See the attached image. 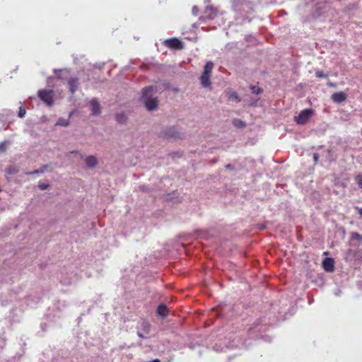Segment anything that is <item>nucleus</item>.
Masks as SVG:
<instances>
[{
    "instance_id": "f257e3e1",
    "label": "nucleus",
    "mask_w": 362,
    "mask_h": 362,
    "mask_svg": "<svg viewBox=\"0 0 362 362\" xmlns=\"http://www.w3.org/2000/svg\"><path fill=\"white\" fill-rule=\"evenodd\" d=\"M141 98L145 107L149 111L156 110L158 107V98L154 96L155 88L153 86L145 87L141 90Z\"/></svg>"
},
{
    "instance_id": "f03ea898",
    "label": "nucleus",
    "mask_w": 362,
    "mask_h": 362,
    "mask_svg": "<svg viewBox=\"0 0 362 362\" xmlns=\"http://www.w3.org/2000/svg\"><path fill=\"white\" fill-rule=\"evenodd\" d=\"M37 95L47 105H52L54 96L52 90H40L37 92Z\"/></svg>"
},
{
    "instance_id": "7ed1b4c3",
    "label": "nucleus",
    "mask_w": 362,
    "mask_h": 362,
    "mask_svg": "<svg viewBox=\"0 0 362 362\" xmlns=\"http://www.w3.org/2000/svg\"><path fill=\"white\" fill-rule=\"evenodd\" d=\"M313 115L311 109H305L302 110L297 117H295V121L298 124H306Z\"/></svg>"
},
{
    "instance_id": "20e7f679",
    "label": "nucleus",
    "mask_w": 362,
    "mask_h": 362,
    "mask_svg": "<svg viewBox=\"0 0 362 362\" xmlns=\"http://www.w3.org/2000/svg\"><path fill=\"white\" fill-rule=\"evenodd\" d=\"M164 45L175 50H181L184 48V43L180 39L175 37L165 40Z\"/></svg>"
},
{
    "instance_id": "39448f33",
    "label": "nucleus",
    "mask_w": 362,
    "mask_h": 362,
    "mask_svg": "<svg viewBox=\"0 0 362 362\" xmlns=\"http://www.w3.org/2000/svg\"><path fill=\"white\" fill-rule=\"evenodd\" d=\"M70 92L74 94L78 88L79 78L78 77H71L67 81Z\"/></svg>"
},
{
    "instance_id": "423d86ee",
    "label": "nucleus",
    "mask_w": 362,
    "mask_h": 362,
    "mask_svg": "<svg viewBox=\"0 0 362 362\" xmlns=\"http://www.w3.org/2000/svg\"><path fill=\"white\" fill-rule=\"evenodd\" d=\"M322 266L326 272H332L334 269V262L331 257H326L322 262Z\"/></svg>"
},
{
    "instance_id": "0eeeda50",
    "label": "nucleus",
    "mask_w": 362,
    "mask_h": 362,
    "mask_svg": "<svg viewBox=\"0 0 362 362\" xmlns=\"http://www.w3.org/2000/svg\"><path fill=\"white\" fill-rule=\"evenodd\" d=\"M331 98L333 102L336 103H341L346 100V95L342 91L336 92L332 95Z\"/></svg>"
},
{
    "instance_id": "6e6552de",
    "label": "nucleus",
    "mask_w": 362,
    "mask_h": 362,
    "mask_svg": "<svg viewBox=\"0 0 362 362\" xmlns=\"http://www.w3.org/2000/svg\"><path fill=\"white\" fill-rule=\"evenodd\" d=\"M93 115H98L100 113V106L97 99L94 98L89 103Z\"/></svg>"
},
{
    "instance_id": "1a4fd4ad",
    "label": "nucleus",
    "mask_w": 362,
    "mask_h": 362,
    "mask_svg": "<svg viewBox=\"0 0 362 362\" xmlns=\"http://www.w3.org/2000/svg\"><path fill=\"white\" fill-rule=\"evenodd\" d=\"M211 74L205 75V73H202L200 76V82L202 85L205 88L211 87V81H210Z\"/></svg>"
},
{
    "instance_id": "9d476101",
    "label": "nucleus",
    "mask_w": 362,
    "mask_h": 362,
    "mask_svg": "<svg viewBox=\"0 0 362 362\" xmlns=\"http://www.w3.org/2000/svg\"><path fill=\"white\" fill-rule=\"evenodd\" d=\"M157 313L162 317H165L169 313L168 307L164 304H160L157 308Z\"/></svg>"
},
{
    "instance_id": "9b49d317",
    "label": "nucleus",
    "mask_w": 362,
    "mask_h": 362,
    "mask_svg": "<svg viewBox=\"0 0 362 362\" xmlns=\"http://www.w3.org/2000/svg\"><path fill=\"white\" fill-rule=\"evenodd\" d=\"M86 163L88 167L89 168H93L95 167L97 163L98 160L97 158L93 156H88L86 159Z\"/></svg>"
},
{
    "instance_id": "f8f14e48",
    "label": "nucleus",
    "mask_w": 362,
    "mask_h": 362,
    "mask_svg": "<svg viewBox=\"0 0 362 362\" xmlns=\"http://www.w3.org/2000/svg\"><path fill=\"white\" fill-rule=\"evenodd\" d=\"M214 69V63L212 62H207L204 67V73L205 75L211 74L212 70Z\"/></svg>"
},
{
    "instance_id": "ddd939ff",
    "label": "nucleus",
    "mask_w": 362,
    "mask_h": 362,
    "mask_svg": "<svg viewBox=\"0 0 362 362\" xmlns=\"http://www.w3.org/2000/svg\"><path fill=\"white\" fill-rule=\"evenodd\" d=\"M227 96L229 100H236L237 102L240 101V98H239L238 95L233 90L228 91Z\"/></svg>"
},
{
    "instance_id": "4468645a",
    "label": "nucleus",
    "mask_w": 362,
    "mask_h": 362,
    "mask_svg": "<svg viewBox=\"0 0 362 362\" xmlns=\"http://www.w3.org/2000/svg\"><path fill=\"white\" fill-rule=\"evenodd\" d=\"M165 134L169 137L180 138L179 133L175 131V128H170Z\"/></svg>"
},
{
    "instance_id": "2eb2a0df",
    "label": "nucleus",
    "mask_w": 362,
    "mask_h": 362,
    "mask_svg": "<svg viewBox=\"0 0 362 362\" xmlns=\"http://www.w3.org/2000/svg\"><path fill=\"white\" fill-rule=\"evenodd\" d=\"M354 180L357 185H358V187L362 189V175L358 174L356 175Z\"/></svg>"
},
{
    "instance_id": "dca6fc26",
    "label": "nucleus",
    "mask_w": 362,
    "mask_h": 362,
    "mask_svg": "<svg viewBox=\"0 0 362 362\" xmlns=\"http://www.w3.org/2000/svg\"><path fill=\"white\" fill-rule=\"evenodd\" d=\"M57 125L66 127L69 125V122L64 119H59L57 122Z\"/></svg>"
},
{
    "instance_id": "f3484780",
    "label": "nucleus",
    "mask_w": 362,
    "mask_h": 362,
    "mask_svg": "<svg viewBox=\"0 0 362 362\" xmlns=\"http://www.w3.org/2000/svg\"><path fill=\"white\" fill-rule=\"evenodd\" d=\"M351 237L354 240H357L358 241L362 240V235L358 233H353L351 235Z\"/></svg>"
},
{
    "instance_id": "a211bd4d",
    "label": "nucleus",
    "mask_w": 362,
    "mask_h": 362,
    "mask_svg": "<svg viewBox=\"0 0 362 362\" xmlns=\"http://www.w3.org/2000/svg\"><path fill=\"white\" fill-rule=\"evenodd\" d=\"M252 92L253 93L259 94L262 92V89L255 86L251 87Z\"/></svg>"
},
{
    "instance_id": "6ab92c4d",
    "label": "nucleus",
    "mask_w": 362,
    "mask_h": 362,
    "mask_svg": "<svg viewBox=\"0 0 362 362\" xmlns=\"http://www.w3.org/2000/svg\"><path fill=\"white\" fill-rule=\"evenodd\" d=\"M142 327H143L144 330L145 331V332H146V334H148V332H149V327H150V325H149L148 322H144L142 323Z\"/></svg>"
},
{
    "instance_id": "aec40b11",
    "label": "nucleus",
    "mask_w": 362,
    "mask_h": 362,
    "mask_svg": "<svg viewBox=\"0 0 362 362\" xmlns=\"http://www.w3.org/2000/svg\"><path fill=\"white\" fill-rule=\"evenodd\" d=\"M7 141H3L0 143V151L5 152L6 149Z\"/></svg>"
},
{
    "instance_id": "412c9836",
    "label": "nucleus",
    "mask_w": 362,
    "mask_h": 362,
    "mask_svg": "<svg viewBox=\"0 0 362 362\" xmlns=\"http://www.w3.org/2000/svg\"><path fill=\"white\" fill-rule=\"evenodd\" d=\"M315 76L317 78H326L327 76V75L325 74L322 71H317Z\"/></svg>"
},
{
    "instance_id": "4be33fe9",
    "label": "nucleus",
    "mask_w": 362,
    "mask_h": 362,
    "mask_svg": "<svg viewBox=\"0 0 362 362\" xmlns=\"http://www.w3.org/2000/svg\"><path fill=\"white\" fill-rule=\"evenodd\" d=\"M6 172L9 175H13L16 173L17 171L13 167H9L6 170Z\"/></svg>"
},
{
    "instance_id": "5701e85b",
    "label": "nucleus",
    "mask_w": 362,
    "mask_h": 362,
    "mask_svg": "<svg viewBox=\"0 0 362 362\" xmlns=\"http://www.w3.org/2000/svg\"><path fill=\"white\" fill-rule=\"evenodd\" d=\"M117 120L122 123V122H124V120H125V117L124 115H117Z\"/></svg>"
},
{
    "instance_id": "b1692460",
    "label": "nucleus",
    "mask_w": 362,
    "mask_h": 362,
    "mask_svg": "<svg viewBox=\"0 0 362 362\" xmlns=\"http://www.w3.org/2000/svg\"><path fill=\"white\" fill-rule=\"evenodd\" d=\"M25 110L21 107L19 112H18V116L22 118L25 116Z\"/></svg>"
},
{
    "instance_id": "393cba45",
    "label": "nucleus",
    "mask_w": 362,
    "mask_h": 362,
    "mask_svg": "<svg viewBox=\"0 0 362 362\" xmlns=\"http://www.w3.org/2000/svg\"><path fill=\"white\" fill-rule=\"evenodd\" d=\"M47 187H48V185H46V184H44V183H40V184H39V187H40L41 189H42V190H44V189H47Z\"/></svg>"
},
{
    "instance_id": "a878e982",
    "label": "nucleus",
    "mask_w": 362,
    "mask_h": 362,
    "mask_svg": "<svg viewBox=\"0 0 362 362\" xmlns=\"http://www.w3.org/2000/svg\"><path fill=\"white\" fill-rule=\"evenodd\" d=\"M235 125L237 126V127H244L245 126L243 122L242 121H240V120L236 121L235 122Z\"/></svg>"
},
{
    "instance_id": "bb28decb",
    "label": "nucleus",
    "mask_w": 362,
    "mask_h": 362,
    "mask_svg": "<svg viewBox=\"0 0 362 362\" xmlns=\"http://www.w3.org/2000/svg\"><path fill=\"white\" fill-rule=\"evenodd\" d=\"M327 86L330 88H335L337 86V84L334 83L329 82L327 83Z\"/></svg>"
},
{
    "instance_id": "cd10ccee",
    "label": "nucleus",
    "mask_w": 362,
    "mask_h": 362,
    "mask_svg": "<svg viewBox=\"0 0 362 362\" xmlns=\"http://www.w3.org/2000/svg\"><path fill=\"white\" fill-rule=\"evenodd\" d=\"M313 158H314V160H315V163H317V160H318V154L317 153H314L313 154Z\"/></svg>"
},
{
    "instance_id": "c85d7f7f",
    "label": "nucleus",
    "mask_w": 362,
    "mask_h": 362,
    "mask_svg": "<svg viewBox=\"0 0 362 362\" xmlns=\"http://www.w3.org/2000/svg\"><path fill=\"white\" fill-rule=\"evenodd\" d=\"M44 172V170L43 169H41V170H37L33 173H30V174H34V173H42Z\"/></svg>"
},
{
    "instance_id": "c756f323",
    "label": "nucleus",
    "mask_w": 362,
    "mask_h": 362,
    "mask_svg": "<svg viewBox=\"0 0 362 362\" xmlns=\"http://www.w3.org/2000/svg\"><path fill=\"white\" fill-rule=\"evenodd\" d=\"M356 209L358 210V214L362 217V208L356 207Z\"/></svg>"
},
{
    "instance_id": "7c9ffc66",
    "label": "nucleus",
    "mask_w": 362,
    "mask_h": 362,
    "mask_svg": "<svg viewBox=\"0 0 362 362\" xmlns=\"http://www.w3.org/2000/svg\"><path fill=\"white\" fill-rule=\"evenodd\" d=\"M137 335L139 338H141V339L146 338V337L140 332H138Z\"/></svg>"
}]
</instances>
